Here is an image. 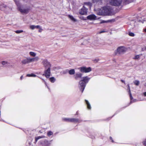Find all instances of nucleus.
I'll return each instance as SVG.
<instances>
[{"mask_svg":"<svg viewBox=\"0 0 146 146\" xmlns=\"http://www.w3.org/2000/svg\"><path fill=\"white\" fill-rule=\"evenodd\" d=\"M115 114H115H114V115H113L111 117H110L109 118H110V119H111L112 118V117H113V116H114Z\"/></svg>","mask_w":146,"mask_h":146,"instance_id":"obj_49","label":"nucleus"},{"mask_svg":"<svg viewBox=\"0 0 146 146\" xmlns=\"http://www.w3.org/2000/svg\"><path fill=\"white\" fill-rule=\"evenodd\" d=\"M35 58H29V60H30V62H35Z\"/></svg>","mask_w":146,"mask_h":146,"instance_id":"obj_34","label":"nucleus"},{"mask_svg":"<svg viewBox=\"0 0 146 146\" xmlns=\"http://www.w3.org/2000/svg\"><path fill=\"white\" fill-rule=\"evenodd\" d=\"M17 7V10L23 14H28L30 10V7L29 6L26 7L25 5L23 6L21 4L19 1L14 0Z\"/></svg>","mask_w":146,"mask_h":146,"instance_id":"obj_1","label":"nucleus"},{"mask_svg":"<svg viewBox=\"0 0 146 146\" xmlns=\"http://www.w3.org/2000/svg\"><path fill=\"white\" fill-rule=\"evenodd\" d=\"M137 101V100L136 99H133V100H130V103L129 104V105H128V106H129V105H130L132 103H133V102H136Z\"/></svg>","mask_w":146,"mask_h":146,"instance_id":"obj_30","label":"nucleus"},{"mask_svg":"<svg viewBox=\"0 0 146 146\" xmlns=\"http://www.w3.org/2000/svg\"><path fill=\"white\" fill-rule=\"evenodd\" d=\"M68 16L69 18H70L73 22H75L76 21V19L74 18L72 16L70 15H68Z\"/></svg>","mask_w":146,"mask_h":146,"instance_id":"obj_19","label":"nucleus"},{"mask_svg":"<svg viewBox=\"0 0 146 146\" xmlns=\"http://www.w3.org/2000/svg\"><path fill=\"white\" fill-rule=\"evenodd\" d=\"M50 68L49 67L46 69L45 68L44 74L42 75L45 76L47 78H49L50 76Z\"/></svg>","mask_w":146,"mask_h":146,"instance_id":"obj_7","label":"nucleus"},{"mask_svg":"<svg viewBox=\"0 0 146 146\" xmlns=\"http://www.w3.org/2000/svg\"><path fill=\"white\" fill-rule=\"evenodd\" d=\"M49 80L52 83H54L56 81V79L53 77H50L49 78Z\"/></svg>","mask_w":146,"mask_h":146,"instance_id":"obj_20","label":"nucleus"},{"mask_svg":"<svg viewBox=\"0 0 146 146\" xmlns=\"http://www.w3.org/2000/svg\"><path fill=\"white\" fill-rule=\"evenodd\" d=\"M134 83L136 85L138 86L139 84V82L137 80H135L134 81Z\"/></svg>","mask_w":146,"mask_h":146,"instance_id":"obj_29","label":"nucleus"},{"mask_svg":"<svg viewBox=\"0 0 146 146\" xmlns=\"http://www.w3.org/2000/svg\"><path fill=\"white\" fill-rule=\"evenodd\" d=\"M7 63V62L5 61H3L1 62V64L3 65H5Z\"/></svg>","mask_w":146,"mask_h":146,"instance_id":"obj_36","label":"nucleus"},{"mask_svg":"<svg viewBox=\"0 0 146 146\" xmlns=\"http://www.w3.org/2000/svg\"><path fill=\"white\" fill-rule=\"evenodd\" d=\"M115 21V20L114 19H112L111 20H108L107 21H104V20H102L101 22L100 23V24L104 23H107L109 22H114Z\"/></svg>","mask_w":146,"mask_h":146,"instance_id":"obj_15","label":"nucleus"},{"mask_svg":"<svg viewBox=\"0 0 146 146\" xmlns=\"http://www.w3.org/2000/svg\"><path fill=\"white\" fill-rule=\"evenodd\" d=\"M29 58H27L26 59L23 60L21 61L23 64H26L30 63Z\"/></svg>","mask_w":146,"mask_h":146,"instance_id":"obj_14","label":"nucleus"},{"mask_svg":"<svg viewBox=\"0 0 146 146\" xmlns=\"http://www.w3.org/2000/svg\"><path fill=\"white\" fill-rule=\"evenodd\" d=\"M15 32L17 34L20 33H22L23 32V31L22 30H17L15 31Z\"/></svg>","mask_w":146,"mask_h":146,"instance_id":"obj_32","label":"nucleus"},{"mask_svg":"<svg viewBox=\"0 0 146 146\" xmlns=\"http://www.w3.org/2000/svg\"><path fill=\"white\" fill-rule=\"evenodd\" d=\"M110 139L111 140H112V139H112V137H110Z\"/></svg>","mask_w":146,"mask_h":146,"instance_id":"obj_47","label":"nucleus"},{"mask_svg":"<svg viewBox=\"0 0 146 146\" xmlns=\"http://www.w3.org/2000/svg\"><path fill=\"white\" fill-rule=\"evenodd\" d=\"M53 132L51 131H49L47 133V135L48 137H50L51 135H52Z\"/></svg>","mask_w":146,"mask_h":146,"instance_id":"obj_28","label":"nucleus"},{"mask_svg":"<svg viewBox=\"0 0 146 146\" xmlns=\"http://www.w3.org/2000/svg\"><path fill=\"white\" fill-rule=\"evenodd\" d=\"M144 31L146 32V28L143 29Z\"/></svg>","mask_w":146,"mask_h":146,"instance_id":"obj_48","label":"nucleus"},{"mask_svg":"<svg viewBox=\"0 0 146 146\" xmlns=\"http://www.w3.org/2000/svg\"><path fill=\"white\" fill-rule=\"evenodd\" d=\"M129 95L130 100H131L133 99V97L132 96L131 93V92H129Z\"/></svg>","mask_w":146,"mask_h":146,"instance_id":"obj_35","label":"nucleus"},{"mask_svg":"<svg viewBox=\"0 0 146 146\" xmlns=\"http://www.w3.org/2000/svg\"><path fill=\"white\" fill-rule=\"evenodd\" d=\"M35 28L40 29V26L39 25L35 26Z\"/></svg>","mask_w":146,"mask_h":146,"instance_id":"obj_40","label":"nucleus"},{"mask_svg":"<svg viewBox=\"0 0 146 146\" xmlns=\"http://www.w3.org/2000/svg\"><path fill=\"white\" fill-rule=\"evenodd\" d=\"M58 133V132H56L54 134V135H56V134H57Z\"/></svg>","mask_w":146,"mask_h":146,"instance_id":"obj_52","label":"nucleus"},{"mask_svg":"<svg viewBox=\"0 0 146 146\" xmlns=\"http://www.w3.org/2000/svg\"><path fill=\"white\" fill-rule=\"evenodd\" d=\"M40 78L45 83V84H46V82L45 81V80H44V79H43L41 78Z\"/></svg>","mask_w":146,"mask_h":146,"instance_id":"obj_42","label":"nucleus"},{"mask_svg":"<svg viewBox=\"0 0 146 146\" xmlns=\"http://www.w3.org/2000/svg\"><path fill=\"white\" fill-rule=\"evenodd\" d=\"M85 102L87 106V107L88 109L89 110H90L91 109V107L90 104L89 102L87 100H85Z\"/></svg>","mask_w":146,"mask_h":146,"instance_id":"obj_16","label":"nucleus"},{"mask_svg":"<svg viewBox=\"0 0 146 146\" xmlns=\"http://www.w3.org/2000/svg\"><path fill=\"white\" fill-rule=\"evenodd\" d=\"M93 2L94 3H97L101 4L102 3V0H92Z\"/></svg>","mask_w":146,"mask_h":146,"instance_id":"obj_26","label":"nucleus"},{"mask_svg":"<svg viewBox=\"0 0 146 146\" xmlns=\"http://www.w3.org/2000/svg\"><path fill=\"white\" fill-rule=\"evenodd\" d=\"M42 64L45 68H51V64L50 62L46 59H42Z\"/></svg>","mask_w":146,"mask_h":146,"instance_id":"obj_5","label":"nucleus"},{"mask_svg":"<svg viewBox=\"0 0 146 146\" xmlns=\"http://www.w3.org/2000/svg\"><path fill=\"white\" fill-rule=\"evenodd\" d=\"M112 8L110 6H106L103 7L102 11L104 13V15H110L112 13Z\"/></svg>","mask_w":146,"mask_h":146,"instance_id":"obj_3","label":"nucleus"},{"mask_svg":"<svg viewBox=\"0 0 146 146\" xmlns=\"http://www.w3.org/2000/svg\"><path fill=\"white\" fill-rule=\"evenodd\" d=\"M142 55V54H141L139 55H136L133 58V59L135 60L138 59L139 58L140 56H141Z\"/></svg>","mask_w":146,"mask_h":146,"instance_id":"obj_24","label":"nucleus"},{"mask_svg":"<svg viewBox=\"0 0 146 146\" xmlns=\"http://www.w3.org/2000/svg\"><path fill=\"white\" fill-rule=\"evenodd\" d=\"M79 69L80 70L81 72L85 73L89 72L92 70L91 67H88L87 68L85 66L80 67L79 68Z\"/></svg>","mask_w":146,"mask_h":146,"instance_id":"obj_6","label":"nucleus"},{"mask_svg":"<svg viewBox=\"0 0 146 146\" xmlns=\"http://www.w3.org/2000/svg\"><path fill=\"white\" fill-rule=\"evenodd\" d=\"M90 78L88 76L84 77L79 82V87L80 90L83 92L86 86V84L88 83Z\"/></svg>","mask_w":146,"mask_h":146,"instance_id":"obj_2","label":"nucleus"},{"mask_svg":"<svg viewBox=\"0 0 146 146\" xmlns=\"http://www.w3.org/2000/svg\"><path fill=\"white\" fill-rule=\"evenodd\" d=\"M125 1H127L128 0H124Z\"/></svg>","mask_w":146,"mask_h":146,"instance_id":"obj_53","label":"nucleus"},{"mask_svg":"<svg viewBox=\"0 0 146 146\" xmlns=\"http://www.w3.org/2000/svg\"><path fill=\"white\" fill-rule=\"evenodd\" d=\"M76 114L78 115V112H77L76 113Z\"/></svg>","mask_w":146,"mask_h":146,"instance_id":"obj_54","label":"nucleus"},{"mask_svg":"<svg viewBox=\"0 0 146 146\" xmlns=\"http://www.w3.org/2000/svg\"><path fill=\"white\" fill-rule=\"evenodd\" d=\"M128 35L131 36H135L134 34L131 32H129L128 33Z\"/></svg>","mask_w":146,"mask_h":146,"instance_id":"obj_31","label":"nucleus"},{"mask_svg":"<svg viewBox=\"0 0 146 146\" xmlns=\"http://www.w3.org/2000/svg\"><path fill=\"white\" fill-rule=\"evenodd\" d=\"M82 121L78 118H71V122L80 123Z\"/></svg>","mask_w":146,"mask_h":146,"instance_id":"obj_13","label":"nucleus"},{"mask_svg":"<svg viewBox=\"0 0 146 146\" xmlns=\"http://www.w3.org/2000/svg\"><path fill=\"white\" fill-rule=\"evenodd\" d=\"M87 19L90 20H94L96 19V16L94 14H91L87 17Z\"/></svg>","mask_w":146,"mask_h":146,"instance_id":"obj_11","label":"nucleus"},{"mask_svg":"<svg viewBox=\"0 0 146 146\" xmlns=\"http://www.w3.org/2000/svg\"><path fill=\"white\" fill-rule=\"evenodd\" d=\"M23 1L26 3L28 2L30 0H23Z\"/></svg>","mask_w":146,"mask_h":146,"instance_id":"obj_41","label":"nucleus"},{"mask_svg":"<svg viewBox=\"0 0 146 146\" xmlns=\"http://www.w3.org/2000/svg\"><path fill=\"white\" fill-rule=\"evenodd\" d=\"M88 9L86 8L84 6L83 7L80 9L79 11V13L80 14L82 15H86L87 13Z\"/></svg>","mask_w":146,"mask_h":146,"instance_id":"obj_10","label":"nucleus"},{"mask_svg":"<svg viewBox=\"0 0 146 146\" xmlns=\"http://www.w3.org/2000/svg\"><path fill=\"white\" fill-rule=\"evenodd\" d=\"M143 94L144 96H146V92H145L143 93Z\"/></svg>","mask_w":146,"mask_h":146,"instance_id":"obj_43","label":"nucleus"},{"mask_svg":"<svg viewBox=\"0 0 146 146\" xmlns=\"http://www.w3.org/2000/svg\"><path fill=\"white\" fill-rule=\"evenodd\" d=\"M39 58L38 57V56H36V57H35V61H38V60H39Z\"/></svg>","mask_w":146,"mask_h":146,"instance_id":"obj_38","label":"nucleus"},{"mask_svg":"<svg viewBox=\"0 0 146 146\" xmlns=\"http://www.w3.org/2000/svg\"><path fill=\"white\" fill-rule=\"evenodd\" d=\"M122 1H127L124 0H111L110 3L111 5L118 6L121 5Z\"/></svg>","mask_w":146,"mask_h":146,"instance_id":"obj_4","label":"nucleus"},{"mask_svg":"<svg viewBox=\"0 0 146 146\" xmlns=\"http://www.w3.org/2000/svg\"><path fill=\"white\" fill-rule=\"evenodd\" d=\"M30 28L32 30L34 29L35 28V26L34 25H31L30 26Z\"/></svg>","mask_w":146,"mask_h":146,"instance_id":"obj_33","label":"nucleus"},{"mask_svg":"<svg viewBox=\"0 0 146 146\" xmlns=\"http://www.w3.org/2000/svg\"><path fill=\"white\" fill-rule=\"evenodd\" d=\"M82 73L79 72L76 73L74 75V78L76 80H78L79 78L82 77Z\"/></svg>","mask_w":146,"mask_h":146,"instance_id":"obj_12","label":"nucleus"},{"mask_svg":"<svg viewBox=\"0 0 146 146\" xmlns=\"http://www.w3.org/2000/svg\"><path fill=\"white\" fill-rule=\"evenodd\" d=\"M121 81L122 82L125 83V81H124V80H121Z\"/></svg>","mask_w":146,"mask_h":146,"instance_id":"obj_44","label":"nucleus"},{"mask_svg":"<svg viewBox=\"0 0 146 146\" xmlns=\"http://www.w3.org/2000/svg\"><path fill=\"white\" fill-rule=\"evenodd\" d=\"M9 9L8 7L3 3L0 4V10L2 11L7 12Z\"/></svg>","mask_w":146,"mask_h":146,"instance_id":"obj_9","label":"nucleus"},{"mask_svg":"<svg viewBox=\"0 0 146 146\" xmlns=\"http://www.w3.org/2000/svg\"><path fill=\"white\" fill-rule=\"evenodd\" d=\"M111 141H112L113 143L114 142V141H113V139H112V140H111Z\"/></svg>","mask_w":146,"mask_h":146,"instance_id":"obj_50","label":"nucleus"},{"mask_svg":"<svg viewBox=\"0 0 146 146\" xmlns=\"http://www.w3.org/2000/svg\"><path fill=\"white\" fill-rule=\"evenodd\" d=\"M63 120L65 121L71 122V118H63Z\"/></svg>","mask_w":146,"mask_h":146,"instance_id":"obj_21","label":"nucleus"},{"mask_svg":"<svg viewBox=\"0 0 146 146\" xmlns=\"http://www.w3.org/2000/svg\"><path fill=\"white\" fill-rule=\"evenodd\" d=\"M45 137V136L44 135L41 136H38L37 137H35V142H36L38 140L40 139L44 138Z\"/></svg>","mask_w":146,"mask_h":146,"instance_id":"obj_17","label":"nucleus"},{"mask_svg":"<svg viewBox=\"0 0 146 146\" xmlns=\"http://www.w3.org/2000/svg\"><path fill=\"white\" fill-rule=\"evenodd\" d=\"M128 92L129 93V92H131L130 88L128 85Z\"/></svg>","mask_w":146,"mask_h":146,"instance_id":"obj_39","label":"nucleus"},{"mask_svg":"<svg viewBox=\"0 0 146 146\" xmlns=\"http://www.w3.org/2000/svg\"><path fill=\"white\" fill-rule=\"evenodd\" d=\"M142 143L143 145L146 146V139L143 141Z\"/></svg>","mask_w":146,"mask_h":146,"instance_id":"obj_37","label":"nucleus"},{"mask_svg":"<svg viewBox=\"0 0 146 146\" xmlns=\"http://www.w3.org/2000/svg\"><path fill=\"white\" fill-rule=\"evenodd\" d=\"M26 76L27 77H36V75L33 74V73H32L31 74H27L26 75Z\"/></svg>","mask_w":146,"mask_h":146,"instance_id":"obj_23","label":"nucleus"},{"mask_svg":"<svg viewBox=\"0 0 146 146\" xmlns=\"http://www.w3.org/2000/svg\"><path fill=\"white\" fill-rule=\"evenodd\" d=\"M125 52V48L123 46H120L117 48V51H116V54H123Z\"/></svg>","mask_w":146,"mask_h":146,"instance_id":"obj_8","label":"nucleus"},{"mask_svg":"<svg viewBox=\"0 0 146 146\" xmlns=\"http://www.w3.org/2000/svg\"><path fill=\"white\" fill-rule=\"evenodd\" d=\"M144 50L146 51V46L145 47Z\"/></svg>","mask_w":146,"mask_h":146,"instance_id":"obj_51","label":"nucleus"},{"mask_svg":"<svg viewBox=\"0 0 146 146\" xmlns=\"http://www.w3.org/2000/svg\"><path fill=\"white\" fill-rule=\"evenodd\" d=\"M105 31H101L100 32V33H104V32Z\"/></svg>","mask_w":146,"mask_h":146,"instance_id":"obj_45","label":"nucleus"},{"mask_svg":"<svg viewBox=\"0 0 146 146\" xmlns=\"http://www.w3.org/2000/svg\"><path fill=\"white\" fill-rule=\"evenodd\" d=\"M146 86V84L145 85V86Z\"/></svg>","mask_w":146,"mask_h":146,"instance_id":"obj_55","label":"nucleus"},{"mask_svg":"<svg viewBox=\"0 0 146 146\" xmlns=\"http://www.w3.org/2000/svg\"><path fill=\"white\" fill-rule=\"evenodd\" d=\"M84 5L90 7L92 6V3L90 2H86L84 3Z\"/></svg>","mask_w":146,"mask_h":146,"instance_id":"obj_22","label":"nucleus"},{"mask_svg":"<svg viewBox=\"0 0 146 146\" xmlns=\"http://www.w3.org/2000/svg\"><path fill=\"white\" fill-rule=\"evenodd\" d=\"M23 78V76H22L21 77H20V80H22V78Z\"/></svg>","mask_w":146,"mask_h":146,"instance_id":"obj_46","label":"nucleus"},{"mask_svg":"<svg viewBox=\"0 0 146 146\" xmlns=\"http://www.w3.org/2000/svg\"><path fill=\"white\" fill-rule=\"evenodd\" d=\"M68 73L71 75H72L75 74V71L74 69H71L70 70H68Z\"/></svg>","mask_w":146,"mask_h":146,"instance_id":"obj_18","label":"nucleus"},{"mask_svg":"<svg viewBox=\"0 0 146 146\" xmlns=\"http://www.w3.org/2000/svg\"><path fill=\"white\" fill-rule=\"evenodd\" d=\"M29 54L31 56L33 57H35L36 55V54L34 52H30Z\"/></svg>","mask_w":146,"mask_h":146,"instance_id":"obj_27","label":"nucleus"},{"mask_svg":"<svg viewBox=\"0 0 146 146\" xmlns=\"http://www.w3.org/2000/svg\"><path fill=\"white\" fill-rule=\"evenodd\" d=\"M68 72V69H66L64 70H63L62 71L60 72L61 74H65L67 73Z\"/></svg>","mask_w":146,"mask_h":146,"instance_id":"obj_25","label":"nucleus"}]
</instances>
